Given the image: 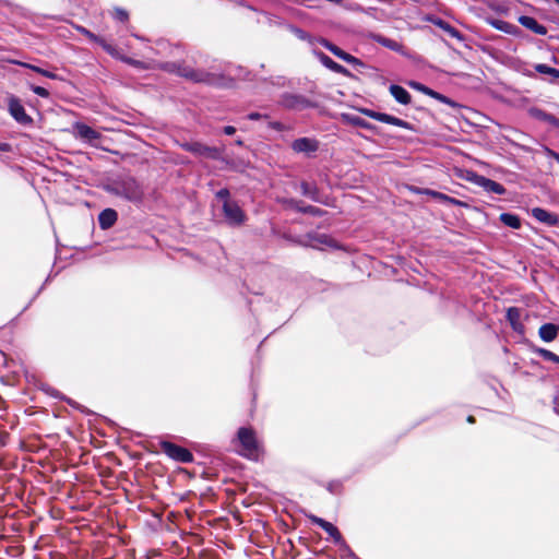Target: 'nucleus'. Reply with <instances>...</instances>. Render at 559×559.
<instances>
[{"mask_svg":"<svg viewBox=\"0 0 559 559\" xmlns=\"http://www.w3.org/2000/svg\"><path fill=\"white\" fill-rule=\"evenodd\" d=\"M107 190L135 204L141 203L144 199L143 186L135 178L130 176L121 177L112 181Z\"/></svg>","mask_w":559,"mask_h":559,"instance_id":"f257e3e1","label":"nucleus"},{"mask_svg":"<svg viewBox=\"0 0 559 559\" xmlns=\"http://www.w3.org/2000/svg\"><path fill=\"white\" fill-rule=\"evenodd\" d=\"M167 71L177 73L178 75L186 78L190 81L197 82V83H214L215 78L202 70H195L191 67L183 66L180 63L169 62L166 63L164 67Z\"/></svg>","mask_w":559,"mask_h":559,"instance_id":"f03ea898","label":"nucleus"},{"mask_svg":"<svg viewBox=\"0 0 559 559\" xmlns=\"http://www.w3.org/2000/svg\"><path fill=\"white\" fill-rule=\"evenodd\" d=\"M238 440L241 444V454L249 459H257L259 442L252 429L242 427L238 430Z\"/></svg>","mask_w":559,"mask_h":559,"instance_id":"7ed1b4c3","label":"nucleus"},{"mask_svg":"<svg viewBox=\"0 0 559 559\" xmlns=\"http://www.w3.org/2000/svg\"><path fill=\"white\" fill-rule=\"evenodd\" d=\"M73 135L75 139H79L82 142H85L94 147L99 146V140L102 139V134L95 129L83 122H75L72 126Z\"/></svg>","mask_w":559,"mask_h":559,"instance_id":"20e7f679","label":"nucleus"},{"mask_svg":"<svg viewBox=\"0 0 559 559\" xmlns=\"http://www.w3.org/2000/svg\"><path fill=\"white\" fill-rule=\"evenodd\" d=\"M181 147L185 151L190 152L200 157H205V158H211V159H218L221 157V151L217 147L207 146L200 142H186V143L181 144Z\"/></svg>","mask_w":559,"mask_h":559,"instance_id":"39448f33","label":"nucleus"},{"mask_svg":"<svg viewBox=\"0 0 559 559\" xmlns=\"http://www.w3.org/2000/svg\"><path fill=\"white\" fill-rule=\"evenodd\" d=\"M162 450L170 457L181 463H189L193 460L192 453L175 443L164 441L160 444Z\"/></svg>","mask_w":559,"mask_h":559,"instance_id":"423d86ee","label":"nucleus"},{"mask_svg":"<svg viewBox=\"0 0 559 559\" xmlns=\"http://www.w3.org/2000/svg\"><path fill=\"white\" fill-rule=\"evenodd\" d=\"M223 211L227 223L230 225H241L246 219V215L240 206L230 200H225Z\"/></svg>","mask_w":559,"mask_h":559,"instance_id":"0eeeda50","label":"nucleus"},{"mask_svg":"<svg viewBox=\"0 0 559 559\" xmlns=\"http://www.w3.org/2000/svg\"><path fill=\"white\" fill-rule=\"evenodd\" d=\"M9 112L21 124H29L33 121L20 99L14 96L9 98Z\"/></svg>","mask_w":559,"mask_h":559,"instance_id":"6e6552de","label":"nucleus"},{"mask_svg":"<svg viewBox=\"0 0 559 559\" xmlns=\"http://www.w3.org/2000/svg\"><path fill=\"white\" fill-rule=\"evenodd\" d=\"M362 112L377 120V121H380V122H384V123H388V124H392V126H396V127H400V128H408V123L397 117H394V116H391V115H388V114H383V112H378V111H373V110H370V109H364Z\"/></svg>","mask_w":559,"mask_h":559,"instance_id":"1a4fd4ad","label":"nucleus"},{"mask_svg":"<svg viewBox=\"0 0 559 559\" xmlns=\"http://www.w3.org/2000/svg\"><path fill=\"white\" fill-rule=\"evenodd\" d=\"M532 216L538 222L547 225V226H558L559 217L557 214L551 213L542 207H534L531 211Z\"/></svg>","mask_w":559,"mask_h":559,"instance_id":"9d476101","label":"nucleus"},{"mask_svg":"<svg viewBox=\"0 0 559 559\" xmlns=\"http://www.w3.org/2000/svg\"><path fill=\"white\" fill-rule=\"evenodd\" d=\"M527 114L531 118L548 123L552 127L559 128V119L554 115L544 111L538 107H531L527 110Z\"/></svg>","mask_w":559,"mask_h":559,"instance_id":"9b49d317","label":"nucleus"},{"mask_svg":"<svg viewBox=\"0 0 559 559\" xmlns=\"http://www.w3.org/2000/svg\"><path fill=\"white\" fill-rule=\"evenodd\" d=\"M292 147L297 153H312L319 147L318 141L309 138H300L293 142Z\"/></svg>","mask_w":559,"mask_h":559,"instance_id":"f8f14e48","label":"nucleus"},{"mask_svg":"<svg viewBox=\"0 0 559 559\" xmlns=\"http://www.w3.org/2000/svg\"><path fill=\"white\" fill-rule=\"evenodd\" d=\"M475 182H476V185L481 187L487 192L496 193V194H504L506 193V188L501 183L493 181L489 178H486L484 176H477Z\"/></svg>","mask_w":559,"mask_h":559,"instance_id":"ddd939ff","label":"nucleus"},{"mask_svg":"<svg viewBox=\"0 0 559 559\" xmlns=\"http://www.w3.org/2000/svg\"><path fill=\"white\" fill-rule=\"evenodd\" d=\"M309 519L313 524H317L322 530H324L334 539L335 543H340L342 540L341 533L338 532L337 527H335L332 523L316 515H311L309 516Z\"/></svg>","mask_w":559,"mask_h":559,"instance_id":"4468645a","label":"nucleus"},{"mask_svg":"<svg viewBox=\"0 0 559 559\" xmlns=\"http://www.w3.org/2000/svg\"><path fill=\"white\" fill-rule=\"evenodd\" d=\"M76 29L81 34L86 36L90 40H92V41L98 44L99 46H102L109 55L117 56V49L114 46H111L110 44H108L102 37L95 35L94 33L90 32L87 28H85L83 26H76Z\"/></svg>","mask_w":559,"mask_h":559,"instance_id":"2eb2a0df","label":"nucleus"},{"mask_svg":"<svg viewBox=\"0 0 559 559\" xmlns=\"http://www.w3.org/2000/svg\"><path fill=\"white\" fill-rule=\"evenodd\" d=\"M323 46L334 56L349 64H361V62L356 57L347 53L346 51L342 50L341 48H338L337 46L328 40H323Z\"/></svg>","mask_w":559,"mask_h":559,"instance_id":"dca6fc26","label":"nucleus"},{"mask_svg":"<svg viewBox=\"0 0 559 559\" xmlns=\"http://www.w3.org/2000/svg\"><path fill=\"white\" fill-rule=\"evenodd\" d=\"M409 85L413 88H415V90H417V91H419V92H421V93H424L426 95H429L430 97H432V98H435V99H437L439 102H442V103L448 104L450 106H455L454 102H452L450 98H448L447 96H444V95H442V94H440V93H438V92H436V91L425 86L421 83L411 82Z\"/></svg>","mask_w":559,"mask_h":559,"instance_id":"f3484780","label":"nucleus"},{"mask_svg":"<svg viewBox=\"0 0 559 559\" xmlns=\"http://www.w3.org/2000/svg\"><path fill=\"white\" fill-rule=\"evenodd\" d=\"M519 23L526 27L527 29L532 31L533 33L537 35H546L547 28L546 26L539 24L534 17L527 16V15H521L519 17Z\"/></svg>","mask_w":559,"mask_h":559,"instance_id":"a211bd4d","label":"nucleus"},{"mask_svg":"<svg viewBox=\"0 0 559 559\" xmlns=\"http://www.w3.org/2000/svg\"><path fill=\"white\" fill-rule=\"evenodd\" d=\"M507 320L516 333H524V325L521 322V310L516 307H511L507 311Z\"/></svg>","mask_w":559,"mask_h":559,"instance_id":"6ab92c4d","label":"nucleus"},{"mask_svg":"<svg viewBox=\"0 0 559 559\" xmlns=\"http://www.w3.org/2000/svg\"><path fill=\"white\" fill-rule=\"evenodd\" d=\"M369 37L380 44L381 46L390 49V50H393L395 52H400V53H403V45L400 44L399 41L394 40V39H391V38H388V37H384L380 34H370Z\"/></svg>","mask_w":559,"mask_h":559,"instance_id":"aec40b11","label":"nucleus"},{"mask_svg":"<svg viewBox=\"0 0 559 559\" xmlns=\"http://www.w3.org/2000/svg\"><path fill=\"white\" fill-rule=\"evenodd\" d=\"M118 214L112 209H106L98 215V223L102 229H108L116 223Z\"/></svg>","mask_w":559,"mask_h":559,"instance_id":"412c9836","label":"nucleus"},{"mask_svg":"<svg viewBox=\"0 0 559 559\" xmlns=\"http://www.w3.org/2000/svg\"><path fill=\"white\" fill-rule=\"evenodd\" d=\"M391 95L394 97L396 102L403 105H408L411 103V94L402 86L392 84L389 87Z\"/></svg>","mask_w":559,"mask_h":559,"instance_id":"4be33fe9","label":"nucleus"},{"mask_svg":"<svg viewBox=\"0 0 559 559\" xmlns=\"http://www.w3.org/2000/svg\"><path fill=\"white\" fill-rule=\"evenodd\" d=\"M427 21L431 22L436 26H438L441 29H443L451 37H453V38H461L460 32L456 28H454L453 26H451L448 22L443 21L442 19L435 17V16H429V17H427Z\"/></svg>","mask_w":559,"mask_h":559,"instance_id":"5701e85b","label":"nucleus"},{"mask_svg":"<svg viewBox=\"0 0 559 559\" xmlns=\"http://www.w3.org/2000/svg\"><path fill=\"white\" fill-rule=\"evenodd\" d=\"M489 23L493 28L501 31L506 34L518 35L520 33L518 26L503 20H491Z\"/></svg>","mask_w":559,"mask_h":559,"instance_id":"b1692460","label":"nucleus"},{"mask_svg":"<svg viewBox=\"0 0 559 559\" xmlns=\"http://www.w3.org/2000/svg\"><path fill=\"white\" fill-rule=\"evenodd\" d=\"M559 328L552 323H545L539 328L538 334L545 342H551L557 337Z\"/></svg>","mask_w":559,"mask_h":559,"instance_id":"393cba45","label":"nucleus"},{"mask_svg":"<svg viewBox=\"0 0 559 559\" xmlns=\"http://www.w3.org/2000/svg\"><path fill=\"white\" fill-rule=\"evenodd\" d=\"M409 190L415 193H425V194L431 195L432 198H435L441 202L456 203V201L454 199H452L451 197L443 194L441 192H438V191H433V190H429V189L423 190L417 187H409Z\"/></svg>","mask_w":559,"mask_h":559,"instance_id":"a878e982","label":"nucleus"},{"mask_svg":"<svg viewBox=\"0 0 559 559\" xmlns=\"http://www.w3.org/2000/svg\"><path fill=\"white\" fill-rule=\"evenodd\" d=\"M289 205L294 209H296L298 212L307 213L313 216H321L323 211L319 207L312 206V205H306L301 206V202L290 200Z\"/></svg>","mask_w":559,"mask_h":559,"instance_id":"bb28decb","label":"nucleus"},{"mask_svg":"<svg viewBox=\"0 0 559 559\" xmlns=\"http://www.w3.org/2000/svg\"><path fill=\"white\" fill-rule=\"evenodd\" d=\"M320 59H321V62L330 70H332L336 73H340V74H344V75L348 74L347 69H345L343 66H341L337 62H335L334 60H332L329 56L322 53Z\"/></svg>","mask_w":559,"mask_h":559,"instance_id":"cd10ccee","label":"nucleus"},{"mask_svg":"<svg viewBox=\"0 0 559 559\" xmlns=\"http://www.w3.org/2000/svg\"><path fill=\"white\" fill-rule=\"evenodd\" d=\"M500 221L508 227L513 229H519L521 227V219L518 215L511 213H502L500 215Z\"/></svg>","mask_w":559,"mask_h":559,"instance_id":"c85d7f7f","label":"nucleus"},{"mask_svg":"<svg viewBox=\"0 0 559 559\" xmlns=\"http://www.w3.org/2000/svg\"><path fill=\"white\" fill-rule=\"evenodd\" d=\"M285 105L290 108H304L308 102L299 96L289 95L285 98Z\"/></svg>","mask_w":559,"mask_h":559,"instance_id":"c756f323","label":"nucleus"},{"mask_svg":"<svg viewBox=\"0 0 559 559\" xmlns=\"http://www.w3.org/2000/svg\"><path fill=\"white\" fill-rule=\"evenodd\" d=\"M535 70L538 72V73H542V74H547V75H550L552 78H556L558 79L559 78V70L556 69V68H551L547 64H544V63H538L535 66Z\"/></svg>","mask_w":559,"mask_h":559,"instance_id":"7c9ffc66","label":"nucleus"},{"mask_svg":"<svg viewBox=\"0 0 559 559\" xmlns=\"http://www.w3.org/2000/svg\"><path fill=\"white\" fill-rule=\"evenodd\" d=\"M534 352L540 357H543L545 360L552 361L559 365V356L556 355L555 353L545 348H536Z\"/></svg>","mask_w":559,"mask_h":559,"instance_id":"2f4dec72","label":"nucleus"},{"mask_svg":"<svg viewBox=\"0 0 559 559\" xmlns=\"http://www.w3.org/2000/svg\"><path fill=\"white\" fill-rule=\"evenodd\" d=\"M301 193L312 200H317V188L308 182L301 183Z\"/></svg>","mask_w":559,"mask_h":559,"instance_id":"473e14b6","label":"nucleus"},{"mask_svg":"<svg viewBox=\"0 0 559 559\" xmlns=\"http://www.w3.org/2000/svg\"><path fill=\"white\" fill-rule=\"evenodd\" d=\"M114 17L120 22H126L129 19V14L126 10L116 8L114 10Z\"/></svg>","mask_w":559,"mask_h":559,"instance_id":"72a5a7b5","label":"nucleus"},{"mask_svg":"<svg viewBox=\"0 0 559 559\" xmlns=\"http://www.w3.org/2000/svg\"><path fill=\"white\" fill-rule=\"evenodd\" d=\"M116 58H120L123 62L128 63V64H131L133 67H136V68H142V62L139 61V60H134L132 58H129V57H122L119 55V52L117 51V56H115Z\"/></svg>","mask_w":559,"mask_h":559,"instance_id":"f704fd0d","label":"nucleus"},{"mask_svg":"<svg viewBox=\"0 0 559 559\" xmlns=\"http://www.w3.org/2000/svg\"><path fill=\"white\" fill-rule=\"evenodd\" d=\"M31 90L38 96L40 97H44V98H48L49 97V92L45 88V87H41V86H37V85H32L31 86Z\"/></svg>","mask_w":559,"mask_h":559,"instance_id":"c9c22d12","label":"nucleus"},{"mask_svg":"<svg viewBox=\"0 0 559 559\" xmlns=\"http://www.w3.org/2000/svg\"><path fill=\"white\" fill-rule=\"evenodd\" d=\"M216 197L225 203V200H229V191L227 189H221Z\"/></svg>","mask_w":559,"mask_h":559,"instance_id":"e433bc0d","label":"nucleus"},{"mask_svg":"<svg viewBox=\"0 0 559 559\" xmlns=\"http://www.w3.org/2000/svg\"><path fill=\"white\" fill-rule=\"evenodd\" d=\"M20 66L24 67V68H27V69H31L37 73L40 74V71H44L43 68H39L37 66H34V64H31V63H26V62H19Z\"/></svg>","mask_w":559,"mask_h":559,"instance_id":"4c0bfd02","label":"nucleus"},{"mask_svg":"<svg viewBox=\"0 0 559 559\" xmlns=\"http://www.w3.org/2000/svg\"><path fill=\"white\" fill-rule=\"evenodd\" d=\"M40 74L46 76V78H48V79H51V80H59V76L56 73L50 72V71L45 70V69H44V71H40Z\"/></svg>","mask_w":559,"mask_h":559,"instance_id":"58836bf2","label":"nucleus"},{"mask_svg":"<svg viewBox=\"0 0 559 559\" xmlns=\"http://www.w3.org/2000/svg\"><path fill=\"white\" fill-rule=\"evenodd\" d=\"M262 117H264V116L259 112H251L248 115V119H250V120H259Z\"/></svg>","mask_w":559,"mask_h":559,"instance_id":"ea45409f","label":"nucleus"},{"mask_svg":"<svg viewBox=\"0 0 559 559\" xmlns=\"http://www.w3.org/2000/svg\"><path fill=\"white\" fill-rule=\"evenodd\" d=\"M236 132V129L231 126H227L224 128V133L227 135H233Z\"/></svg>","mask_w":559,"mask_h":559,"instance_id":"a19ab883","label":"nucleus"},{"mask_svg":"<svg viewBox=\"0 0 559 559\" xmlns=\"http://www.w3.org/2000/svg\"><path fill=\"white\" fill-rule=\"evenodd\" d=\"M11 145L9 143H0V152H10Z\"/></svg>","mask_w":559,"mask_h":559,"instance_id":"79ce46f5","label":"nucleus"},{"mask_svg":"<svg viewBox=\"0 0 559 559\" xmlns=\"http://www.w3.org/2000/svg\"><path fill=\"white\" fill-rule=\"evenodd\" d=\"M353 122L360 127H367V123H365L360 118L353 119Z\"/></svg>","mask_w":559,"mask_h":559,"instance_id":"37998d69","label":"nucleus"},{"mask_svg":"<svg viewBox=\"0 0 559 559\" xmlns=\"http://www.w3.org/2000/svg\"><path fill=\"white\" fill-rule=\"evenodd\" d=\"M551 156L554 157V159H555L557 163H559V154H558V153L552 152V153H551Z\"/></svg>","mask_w":559,"mask_h":559,"instance_id":"c03bdc74","label":"nucleus"},{"mask_svg":"<svg viewBox=\"0 0 559 559\" xmlns=\"http://www.w3.org/2000/svg\"><path fill=\"white\" fill-rule=\"evenodd\" d=\"M467 421L472 424V423H474V421H475V419H474V417H473V416H468V417H467Z\"/></svg>","mask_w":559,"mask_h":559,"instance_id":"a18cd8bd","label":"nucleus"},{"mask_svg":"<svg viewBox=\"0 0 559 559\" xmlns=\"http://www.w3.org/2000/svg\"><path fill=\"white\" fill-rule=\"evenodd\" d=\"M236 144H237V145H242V141H241V140H237V141H236Z\"/></svg>","mask_w":559,"mask_h":559,"instance_id":"49530a36","label":"nucleus"},{"mask_svg":"<svg viewBox=\"0 0 559 559\" xmlns=\"http://www.w3.org/2000/svg\"><path fill=\"white\" fill-rule=\"evenodd\" d=\"M555 2H557L559 4V0H554Z\"/></svg>","mask_w":559,"mask_h":559,"instance_id":"de8ad7c7","label":"nucleus"}]
</instances>
